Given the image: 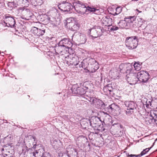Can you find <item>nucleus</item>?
I'll return each instance as SVG.
<instances>
[{
  "mask_svg": "<svg viewBox=\"0 0 157 157\" xmlns=\"http://www.w3.org/2000/svg\"><path fill=\"white\" fill-rule=\"evenodd\" d=\"M127 64H121L119 66V71L120 72L123 73H126Z\"/></svg>",
  "mask_w": 157,
  "mask_h": 157,
  "instance_id": "18",
  "label": "nucleus"
},
{
  "mask_svg": "<svg viewBox=\"0 0 157 157\" xmlns=\"http://www.w3.org/2000/svg\"><path fill=\"white\" fill-rule=\"evenodd\" d=\"M133 66L135 69L137 71L140 70L141 68L140 65L136 62L134 63Z\"/></svg>",
  "mask_w": 157,
  "mask_h": 157,
  "instance_id": "27",
  "label": "nucleus"
},
{
  "mask_svg": "<svg viewBox=\"0 0 157 157\" xmlns=\"http://www.w3.org/2000/svg\"><path fill=\"white\" fill-rule=\"evenodd\" d=\"M103 28L100 26H95L93 28L90 29V33L91 36L94 38L100 36L102 35Z\"/></svg>",
  "mask_w": 157,
  "mask_h": 157,
  "instance_id": "4",
  "label": "nucleus"
},
{
  "mask_svg": "<svg viewBox=\"0 0 157 157\" xmlns=\"http://www.w3.org/2000/svg\"><path fill=\"white\" fill-rule=\"evenodd\" d=\"M89 121L90 125L93 128H98L100 127L99 123L100 120L98 118L94 117L89 120Z\"/></svg>",
  "mask_w": 157,
  "mask_h": 157,
  "instance_id": "11",
  "label": "nucleus"
},
{
  "mask_svg": "<svg viewBox=\"0 0 157 157\" xmlns=\"http://www.w3.org/2000/svg\"><path fill=\"white\" fill-rule=\"evenodd\" d=\"M118 29V27L117 26H113L110 29L111 31H115Z\"/></svg>",
  "mask_w": 157,
  "mask_h": 157,
  "instance_id": "37",
  "label": "nucleus"
},
{
  "mask_svg": "<svg viewBox=\"0 0 157 157\" xmlns=\"http://www.w3.org/2000/svg\"><path fill=\"white\" fill-rule=\"evenodd\" d=\"M69 23L68 28H69L72 31H75L78 29V27L77 25L75 24L74 22Z\"/></svg>",
  "mask_w": 157,
  "mask_h": 157,
  "instance_id": "17",
  "label": "nucleus"
},
{
  "mask_svg": "<svg viewBox=\"0 0 157 157\" xmlns=\"http://www.w3.org/2000/svg\"><path fill=\"white\" fill-rule=\"evenodd\" d=\"M59 45L63 48H69L72 46V44L70 41L68 39L66 38H64L61 40L59 42Z\"/></svg>",
  "mask_w": 157,
  "mask_h": 157,
  "instance_id": "9",
  "label": "nucleus"
},
{
  "mask_svg": "<svg viewBox=\"0 0 157 157\" xmlns=\"http://www.w3.org/2000/svg\"><path fill=\"white\" fill-rule=\"evenodd\" d=\"M28 2L27 0H23L21 3L23 4H25V3H27Z\"/></svg>",
  "mask_w": 157,
  "mask_h": 157,
  "instance_id": "40",
  "label": "nucleus"
},
{
  "mask_svg": "<svg viewBox=\"0 0 157 157\" xmlns=\"http://www.w3.org/2000/svg\"><path fill=\"white\" fill-rule=\"evenodd\" d=\"M25 9V6L23 7H19L18 9V11H20V10L23 11Z\"/></svg>",
  "mask_w": 157,
  "mask_h": 157,
  "instance_id": "38",
  "label": "nucleus"
},
{
  "mask_svg": "<svg viewBox=\"0 0 157 157\" xmlns=\"http://www.w3.org/2000/svg\"><path fill=\"white\" fill-rule=\"evenodd\" d=\"M138 23L136 24H135V25L137 27H140L142 25V19L141 18L138 19Z\"/></svg>",
  "mask_w": 157,
  "mask_h": 157,
  "instance_id": "29",
  "label": "nucleus"
},
{
  "mask_svg": "<svg viewBox=\"0 0 157 157\" xmlns=\"http://www.w3.org/2000/svg\"><path fill=\"white\" fill-rule=\"evenodd\" d=\"M73 6L76 11L81 15L83 14L87 10V8L85 4L79 1L73 3Z\"/></svg>",
  "mask_w": 157,
  "mask_h": 157,
  "instance_id": "2",
  "label": "nucleus"
},
{
  "mask_svg": "<svg viewBox=\"0 0 157 157\" xmlns=\"http://www.w3.org/2000/svg\"><path fill=\"white\" fill-rule=\"evenodd\" d=\"M116 106L115 104H112L109 106V109H111L112 111H114Z\"/></svg>",
  "mask_w": 157,
  "mask_h": 157,
  "instance_id": "32",
  "label": "nucleus"
},
{
  "mask_svg": "<svg viewBox=\"0 0 157 157\" xmlns=\"http://www.w3.org/2000/svg\"><path fill=\"white\" fill-rule=\"evenodd\" d=\"M106 117H109V115H108V114H107L106 115Z\"/></svg>",
  "mask_w": 157,
  "mask_h": 157,
  "instance_id": "47",
  "label": "nucleus"
},
{
  "mask_svg": "<svg viewBox=\"0 0 157 157\" xmlns=\"http://www.w3.org/2000/svg\"><path fill=\"white\" fill-rule=\"evenodd\" d=\"M33 139H34V141H35V137H33Z\"/></svg>",
  "mask_w": 157,
  "mask_h": 157,
  "instance_id": "49",
  "label": "nucleus"
},
{
  "mask_svg": "<svg viewBox=\"0 0 157 157\" xmlns=\"http://www.w3.org/2000/svg\"><path fill=\"white\" fill-rule=\"evenodd\" d=\"M153 119L152 118H146L145 121L146 124H150L152 121V119Z\"/></svg>",
  "mask_w": 157,
  "mask_h": 157,
  "instance_id": "34",
  "label": "nucleus"
},
{
  "mask_svg": "<svg viewBox=\"0 0 157 157\" xmlns=\"http://www.w3.org/2000/svg\"><path fill=\"white\" fill-rule=\"evenodd\" d=\"M19 4H21L23 0H17Z\"/></svg>",
  "mask_w": 157,
  "mask_h": 157,
  "instance_id": "41",
  "label": "nucleus"
},
{
  "mask_svg": "<svg viewBox=\"0 0 157 157\" xmlns=\"http://www.w3.org/2000/svg\"><path fill=\"white\" fill-rule=\"evenodd\" d=\"M65 48H63V47L59 45L58 46L57 48V51L59 53L62 54V53L64 51Z\"/></svg>",
  "mask_w": 157,
  "mask_h": 157,
  "instance_id": "26",
  "label": "nucleus"
},
{
  "mask_svg": "<svg viewBox=\"0 0 157 157\" xmlns=\"http://www.w3.org/2000/svg\"><path fill=\"white\" fill-rule=\"evenodd\" d=\"M13 3V2H9V4H10H10H12Z\"/></svg>",
  "mask_w": 157,
  "mask_h": 157,
  "instance_id": "46",
  "label": "nucleus"
},
{
  "mask_svg": "<svg viewBox=\"0 0 157 157\" xmlns=\"http://www.w3.org/2000/svg\"><path fill=\"white\" fill-rule=\"evenodd\" d=\"M5 155H6V156H7V154H5Z\"/></svg>",
  "mask_w": 157,
  "mask_h": 157,
  "instance_id": "51",
  "label": "nucleus"
},
{
  "mask_svg": "<svg viewBox=\"0 0 157 157\" xmlns=\"http://www.w3.org/2000/svg\"><path fill=\"white\" fill-rule=\"evenodd\" d=\"M38 28L35 27H33L31 29V31L35 37H38Z\"/></svg>",
  "mask_w": 157,
  "mask_h": 157,
  "instance_id": "22",
  "label": "nucleus"
},
{
  "mask_svg": "<svg viewBox=\"0 0 157 157\" xmlns=\"http://www.w3.org/2000/svg\"><path fill=\"white\" fill-rule=\"evenodd\" d=\"M112 132H113L112 134H113L114 135H117L119 136H120L122 135V132L121 131H120L119 132L118 131L116 132H114L113 131H112Z\"/></svg>",
  "mask_w": 157,
  "mask_h": 157,
  "instance_id": "35",
  "label": "nucleus"
},
{
  "mask_svg": "<svg viewBox=\"0 0 157 157\" xmlns=\"http://www.w3.org/2000/svg\"><path fill=\"white\" fill-rule=\"evenodd\" d=\"M126 19H128V22L133 23L136 19V17L135 16H129L125 18Z\"/></svg>",
  "mask_w": 157,
  "mask_h": 157,
  "instance_id": "24",
  "label": "nucleus"
},
{
  "mask_svg": "<svg viewBox=\"0 0 157 157\" xmlns=\"http://www.w3.org/2000/svg\"><path fill=\"white\" fill-rule=\"evenodd\" d=\"M151 117L154 121L155 119H157V110H151L150 112Z\"/></svg>",
  "mask_w": 157,
  "mask_h": 157,
  "instance_id": "21",
  "label": "nucleus"
},
{
  "mask_svg": "<svg viewBox=\"0 0 157 157\" xmlns=\"http://www.w3.org/2000/svg\"><path fill=\"white\" fill-rule=\"evenodd\" d=\"M94 130H95L94 133L95 134H98L99 132L101 131V129L100 127L98 128H94Z\"/></svg>",
  "mask_w": 157,
  "mask_h": 157,
  "instance_id": "33",
  "label": "nucleus"
},
{
  "mask_svg": "<svg viewBox=\"0 0 157 157\" xmlns=\"http://www.w3.org/2000/svg\"><path fill=\"white\" fill-rule=\"evenodd\" d=\"M45 33V30H41L40 29H38V37L40 36H42L44 35Z\"/></svg>",
  "mask_w": 157,
  "mask_h": 157,
  "instance_id": "28",
  "label": "nucleus"
},
{
  "mask_svg": "<svg viewBox=\"0 0 157 157\" xmlns=\"http://www.w3.org/2000/svg\"><path fill=\"white\" fill-rule=\"evenodd\" d=\"M151 77L148 73L146 71H142L138 72L137 75V78L140 81L146 82Z\"/></svg>",
  "mask_w": 157,
  "mask_h": 157,
  "instance_id": "5",
  "label": "nucleus"
},
{
  "mask_svg": "<svg viewBox=\"0 0 157 157\" xmlns=\"http://www.w3.org/2000/svg\"><path fill=\"white\" fill-rule=\"evenodd\" d=\"M122 11V8L121 7H117L116 9L115 14L117 15L119 14Z\"/></svg>",
  "mask_w": 157,
  "mask_h": 157,
  "instance_id": "30",
  "label": "nucleus"
},
{
  "mask_svg": "<svg viewBox=\"0 0 157 157\" xmlns=\"http://www.w3.org/2000/svg\"><path fill=\"white\" fill-rule=\"evenodd\" d=\"M78 58L77 57H72V58H70L68 59L67 63L69 65L76 66L78 64Z\"/></svg>",
  "mask_w": 157,
  "mask_h": 157,
  "instance_id": "12",
  "label": "nucleus"
},
{
  "mask_svg": "<svg viewBox=\"0 0 157 157\" xmlns=\"http://www.w3.org/2000/svg\"><path fill=\"white\" fill-rule=\"evenodd\" d=\"M87 10H88L90 12H94L96 10L94 8H91V7H89V6L87 7Z\"/></svg>",
  "mask_w": 157,
  "mask_h": 157,
  "instance_id": "36",
  "label": "nucleus"
},
{
  "mask_svg": "<svg viewBox=\"0 0 157 157\" xmlns=\"http://www.w3.org/2000/svg\"><path fill=\"white\" fill-rule=\"evenodd\" d=\"M74 22V21H71V19H68L67 20L65 21L64 23L65 26H66L67 27H68V24H69V23H71Z\"/></svg>",
  "mask_w": 157,
  "mask_h": 157,
  "instance_id": "31",
  "label": "nucleus"
},
{
  "mask_svg": "<svg viewBox=\"0 0 157 157\" xmlns=\"http://www.w3.org/2000/svg\"><path fill=\"white\" fill-rule=\"evenodd\" d=\"M9 15L5 16V22H6V24L7 25H8L7 24H8L11 27L14 26L15 24V20L13 17L10 16Z\"/></svg>",
  "mask_w": 157,
  "mask_h": 157,
  "instance_id": "10",
  "label": "nucleus"
},
{
  "mask_svg": "<svg viewBox=\"0 0 157 157\" xmlns=\"http://www.w3.org/2000/svg\"><path fill=\"white\" fill-rule=\"evenodd\" d=\"M154 144H155V143H154L152 145V146L150 148H147L144 150H143V151L141 152L140 155H135L131 154L130 156L131 157H140V155L141 156H142V155L145 154L151 148V147H153V146L154 145Z\"/></svg>",
  "mask_w": 157,
  "mask_h": 157,
  "instance_id": "15",
  "label": "nucleus"
},
{
  "mask_svg": "<svg viewBox=\"0 0 157 157\" xmlns=\"http://www.w3.org/2000/svg\"><path fill=\"white\" fill-rule=\"evenodd\" d=\"M118 24L119 27L122 28L125 27L127 25L126 22L125 20L121 21Z\"/></svg>",
  "mask_w": 157,
  "mask_h": 157,
  "instance_id": "23",
  "label": "nucleus"
},
{
  "mask_svg": "<svg viewBox=\"0 0 157 157\" xmlns=\"http://www.w3.org/2000/svg\"><path fill=\"white\" fill-rule=\"evenodd\" d=\"M59 8L64 12L70 11L72 8V5L66 1H63V3L58 6Z\"/></svg>",
  "mask_w": 157,
  "mask_h": 157,
  "instance_id": "8",
  "label": "nucleus"
},
{
  "mask_svg": "<svg viewBox=\"0 0 157 157\" xmlns=\"http://www.w3.org/2000/svg\"><path fill=\"white\" fill-rule=\"evenodd\" d=\"M2 150H3V149H2Z\"/></svg>",
  "mask_w": 157,
  "mask_h": 157,
  "instance_id": "52",
  "label": "nucleus"
},
{
  "mask_svg": "<svg viewBox=\"0 0 157 157\" xmlns=\"http://www.w3.org/2000/svg\"><path fill=\"white\" fill-rule=\"evenodd\" d=\"M78 36L79 37V38L78 39V41L80 42L81 44H84L86 42V39L85 34L78 33Z\"/></svg>",
  "mask_w": 157,
  "mask_h": 157,
  "instance_id": "16",
  "label": "nucleus"
},
{
  "mask_svg": "<svg viewBox=\"0 0 157 157\" xmlns=\"http://www.w3.org/2000/svg\"><path fill=\"white\" fill-rule=\"evenodd\" d=\"M73 150H74L75 151L76 153V154L77 155V152L76 150L75 149H73Z\"/></svg>",
  "mask_w": 157,
  "mask_h": 157,
  "instance_id": "44",
  "label": "nucleus"
},
{
  "mask_svg": "<svg viewBox=\"0 0 157 157\" xmlns=\"http://www.w3.org/2000/svg\"><path fill=\"white\" fill-rule=\"evenodd\" d=\"M13 137L11 135H9L6 137L4 139L5 141H6L7 143L8 144V145H10L11 144V143L13 141Z\"/></svg>",
  "mask_w": 157,
  "mask_h": 157,
  "instance_id": "19",
  "label": "nucleus"
},
{
  "mask_svg": "<svg viewBox=\"0 0 157 157\" xmlns=\"http://www.w3.org/2000/svg\"><path fill=\"white\" fill-rule=\"evenodd\" d=\"M154 121L155 122L156 124H157V119H155V120Z\"/></svg>",
  "mask_w": 157,
  "mask_h": 157,
  "instance_id": "43",
  "label": "nucleus"
},
{
  "mask_svg": "<svg viewBox=\"0 0 157 157\" xmlns=\"http://www.w3.org/2000/svg\"><path fill=\"white\" fill-rule=\"evenodd\" d=\"M93 103L94 104L96 107L98 109H104L105 105L104 102L101 100L95 99H93Z\"/></svg>",
  "mask_w": 157,
  "mask_h": 157,
  "instance_id": "14",
  "label": "nucleus"
},
{
  "mask_svg": "<svg viewBox=\"0 0 157 157\" xmlns=\"http://www.w3.org/2000/svg\"><path fill=\"white\" fill-rule=\"evenodd\" d=\"M136 10L137 11H138L139 13H141V12H142V11H139V10L138 9H137Z\"/></svg>",
  "mask_w": 157,
  "mask_h": 157,
  "instance_id": "42",
  "label": "nucleus"
},
{
  "mask_svg": "<svg viewBox=\"0 0 157 157\" xmlns=\"http://www.w3.org/2000/svg\"><path fill=\"white\" fill-rule=\"evenodd\" d=\"M43 0H31V2L33 4H37L38 5H41L43 3Z\"/></svg>",
  "mask_w": 157,
  "mask_h": 157,
  "instance_id": "25",
  "label": "nucleus"
},
{
  "mask_svg": "<svg viewBox=\"0 0 157 157\" xmlns=\"http://www.w3.org/2000/svg\"><path fill=\"white\" fill-rule=\"evenodd\" d=\"M71 90L73 94H77L81 96L84 95L86 91L83 87L79 86L78 84H76L73 85Z\"/></svg>",
  "mask_w": 157,
  "mask_h": 157,
  "instance_id": "6",
  "label": "nucleus"
},
{
  "mask_svg": "<svg viewBox=\"0 0 157 157\" xmlns=\"http://www.w3.org/2000/svg\"><path fill=\"white\" fill-rule=\"evenodd\" d=\"M102 23L103 25L107 26H111L113 24L112 19L108 17H103L102 19Z\"/></svg>",
  "mask_w": 157,
  "mask_h": 157,
  "instance_id": "13",
  "label": "nucleus"
},
{
  "mask_svg": "<svg viewBox=\"0 0 157 157\" xmlns=\"http://www.w3.org/2000/svg\"><path fill=\"white\" fill-rule=\"evenodd\" d=\"M156 151H157V149H156Z\"/></svg>",
  "mask_w": 157,
  "mask_h": 157,
  "instance_id": "53",
  "label": "nucleus"
},
{
  "mask_svg": "<svg viewBox=\"0 0 157 157\" xmlns=\"http://www.w3.org/2000/svg\"><path fill=\"white\" fill-rule=\"evenodd\" d=\"M124 104L127 107L126 111V114L128 115H130L133 112V110L136 109L137 106L136 104L132 101H125Z\"/></svg>",
  "mask_w": 157,
  "mask_h": 157,
  "instance_id": "7",
  "label": "nucleus"
},
{
  "mask_svg": "<svg viewBox=\"0 0 157 157\" xmlns=\"http://www.w3.org/2000/svg\"><path fill=\"white\" fill-rule=\"evenodd\" d=\"M126 73L128 74L126 75V79L128 82H133L134 79H136V75H132L133 68L132 66L130 64H127Z\"/></svg>",
  "mask_w": 157,
  "mask_h": 157,
  "instance_id": "3",
  "label": "nucleus"
},
{
  "mask_svg": "<svg viewBox=\"0 0 157 157\" xmlns=\"http://www.w3.org/2000/svg\"><path fill=\"white\" fill-rule=\"evenodd\" d=\"M40 157H42L41 156Z\"/></svg>",
  "mask_w": 157,
  "mask_h": 157,
  "instance_id": "54",
  "label": "nucleus"
},
{
  "mask_svg": "<svg viewBox=\"0 0 157 157\" xmlns=\"http://www.w3.org/2000/svg\"><path fill=\"white\" fill-rule=\"evenodd\" d=\"M39 153V152L37 151H36V152H33V155L35 157H36V154H38Z\"/></svg>",
  "mask_w": 157,
  "mask_h": 157,
  "instance_id": "39",
  "label": "nucleus"
},
{
  "mask_svg": "<svg viewBox=\"0 0 157 157\" xmlns=\"http://www.w3.org/2000/svg\"><path fill=\"white\" fill-rule=\"evenodd\" d=\"M157 140V138L155 140V141Z\"/></svg>",
  "mask_w": 157,
  "mask_h": 157,
  "instance_id": "50",
  "label": "nucleus"
},
{
  "mask_svg": "<svg viewBox=\"0 0 157 157\" xmlns=\"http://www.w3.org/2000/svg\"><path fill=\"white\" fill-rule=\"evenodd\" d=\"M36 146V143L35 144H34V146H33V147H34L35 148Z\"/></svg>",
  "mask_w": 157,
  "mask_h": 157,
  "instance_id": "45",
  "label": "nucleus"
},
{
  "mask_svg": "<svg viewBox=\"0 0 157 157\" xmlns=\"http://www.w3.org/2000/svg\"><path fill=\"white\" fill-rule=\"evenodd\" d=\"M138 37L132 36L127 37L125 40L126 46L129 49H133L136 48L138 44Z\"/></svg>",
  "mask_w": 157,
  "mask_h": 157,
  "instance_id": "1",
  "label": "nucleus"
},
{
  "mask_svg": "<svg viewBox=\"0 0 157 157\" xmlns=\"http://www.w3.org/2000/svg\"><path fill=\"white\" fill-rule=\"evenodd\" d=\"M82 100L83 101H86L87 100H88L90 102H92L93 103V99H96L95 98H93L90 97H89L87 95H85L83 97H82Z\"/></svg>",
  "mask_w": 157,
  "mask_h": 157,
  "instance_id": "20",
  "label": "nucleus"
},
{
  "mask_svg": "<svg viewBox=\"0 0 157 157\" xmlns=\"http://www.w3.org/2000/svg\"><path fill=\"white\" fill-rule=\"evenodd\" d=\"M120 126L121 128H122V127H123V126L121 125H120Z\"/></svg>",
  "mask_w": 157,
  "mask_h": 157,
  "instance_id": "48",
  "label": "nucleus"
}]
</instances>
